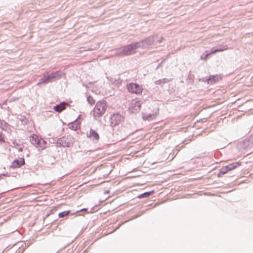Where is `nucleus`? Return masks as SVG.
Wrapping results in <instances>:
<instances>
[{"instance_id":"obj_1","label":"nucleus","mask_w":253,"mask_h":253,"mask_svg":"<svg viewBox=\"0 0 253 253\" xmlns=\"http://www.w3.org/2000/svg\"><path fill=\"white\" fill-rule=\"evenodd\" d=\"M107 108V103L105 100L97 102L93 109L94 116L95 117L102 116L106 112Z\"/></svg>"},{"instance_id":"obj_6","label":"nucleus","mask_w":253,"mask_h":253,"mask_svg":"<svg viewBox=\"0 0 253 253\" xmlns=\"http://www.w3.org/2000/svg\"><path fill=\"white\" fill-rule=\"evenodd\" d=\"M138 44V43H135L124 47L123 53L125 55H130L134 53L135 52V50L139 47Z\"/></svg>"},{"instance_id":"obj_13","label":"nucleus","mask_w":253,"mask_h":253,"mask_svg":"<svg viewBox=\"0 0 253 253\" xmlns=\"http://www.w3.org/2000/svg\"><path fill=\"white\" fill-rule=\"evenodd\" d=\"M89 137L97 140L99 138L98 134L93 129L90 130Z\"/></svg>"},{"instance_id":"obj_3","label":"nucleus","mask_w":253,"mask_h":253,"mask_svg":"<svg viewBox=\"0 0 253 253\" xmlns=\"http://www.w3.org/2000/svg\"><path fill=\"white\" fill-rule=\"evenodd\" d=\"M125 120V117L119 113L113 114L110 119V123L112 126H115L122 124Z\"/></svg>"},{"instance_id":"obj_16","label":"nucleus","mask_w":253,"mask_h":253,"mask_svg":"<svg viewBox=\"0 0 253 253\" xmlns=\"http://www.w3.org/2000/svg\"><path fill=\"white\" fill-rule=\"evenodd\" d=\"M70 211H64L61 212L59 213L58 216L60 218L63 217L65 216L68 215L70 213Z\"/></svg>"},{"instance_id":"obj_19","label":"nucleus","mask_w":253,"mask_h":253,"mask_svg":"<svg viewBox=\"0 0 253 253\" xmlns=\"http://www.w3.org/2000/svg\"><path fill=\"white\" fill-rule=\"evenodd\" d=\"M49 77H48V78H47L46 79V80H45L44 79H42L40 80V81L39 82V83H38V84H42L43 83H46L49 80Z\"/></svg>"},{"instance_id":"obj_7","label":"nucleus","mask_w":253,"mask_h":253,"mask_svg":"<svg viewBox=\"0 0 253 253\" xmlns=\"http://www.w3.org/2000/svg\"><path fill=\"white\" fill-rule=\"evenodd\" d=\"M127 88L129 92L137 94H141L143 90L142 87L136 84H130L127 85Z\"/></svg>"},{"instance_id":"obj_4","label":"nucleus","mask_w":253,"mask_h":253,"mask_svg":"<svg viewBox=\"0 0 253 253\" xmlns=\"http://www.w3.org/2000/svg\"><path fill=\"white\" fill-rule=\"evenodd\" d=\"M140 101L137 99H134L131 100L129 106V111L132 113H136L138 112L141 108Z\"/></svg>"},{"instance_id":"obj_18","label":"nucleus","mask_w":253,"mask_h":253,"mask_svg":"<svg viewBox=\"0 0 253 253\" xmlns=\"http://www.w3.org/2000/svg\"><path fill=\"white\" fill-rule=\"evenodd\" d=\"M87 100L91 104H94L95 103V100L91 97H88Z\"/></svg>"},{"instance_id":"obj_9","label":"nucleus","mask_w":253,"mask_h":253,"mask_svg":"<svg viewBox=\"0 0 253 253\" xmlns=\"http://www.w3.org/2000/svg\"><path fill=\"white\" fill-rule=\"evenodd\" d=\"M241 163L240 162L233 163L229 165L226 166L228 171H231L241 166Z\"/></svg>"},{"instance_id":"obj_5","label":"nucleus","mask_w":253,"mask_h":253,"mask_svg":"<svg viewBox=\"0 0 253 253\" xmlns=\"http://www.w3.org/2000/svg\"><path fill=\"white\" fill-rule=\"evenodd\" d=\"M57 143L63 147H70L73 143V138L71 136H63L58 139Z\"/></svg>"},{"instance_id":"obj_11","label":"nucleus","mask_w":253,"mask_h":253,"mask_svg":"<svg viewBox=\"0 0 253 253\" xmlns=\"http://www.w3.org/2000/svg\"><path fill=\"white\" fill-rule=\"evenodd\" d=\"M157 112H155V113L153 114H147V113H144L143 114V118L144 120H151L154 119H155L157 116Z\"/></svg>"},{"instance_id":"obj_20","label":"nucleus","mask_w":253,"mask_h":253,"mask_svg":"<svg viewBox=\"0 0 253 253\" xmlns=\"http://www.w3.org/2000/svg\"><path fill=\"white\" fill-rule=\"evenodd\" d=\"M214 78H215V77H214H214H213L212 78V79H211V78H210V79H209V82L210 83V82H211V83H212V80H214Z\"/></svg>"},{"instance_id":"obj_21","label":"nucleus","mask_w":253,"mask_h":253,"mask_svg":"<svg viewBox=\"0 0 253 253\" xmlns=\"http://www.w3.org/2000/svg\"><path fill=\"white\" fill-rule=\"evenodd\" d=\"M84 210H85V209H82L81 211H84Z\"/></svg>"},{"instance_id":"obj_14","label":"nucleus","mask_w":253,"mask_h":253,"mask_svg":"<svg viewBox=\"0 0 253 253\" xmlns=\"http://www.w3.org/2000/svg\"><path fill=\"white\" fill-rule=\"evenodd\" d=\"M229 172L227 170L226 166L222 167L219 170V172L217 175L218 177H221L222 175L225 174Z\"/></svg>"},{"instance_id":"obj_10","label":"nucleus","mask_w":253,"mask_h":253,"mask_svg":"<svg viewBox=\"0 0 253 253\" xmlns=\"http://www.w3.org/2000/svg\"><path fill=\"white\" fill-rule=\"evenodd\" d=\"M67 105L66 103H62L59 105L54 107V110L57 112H61L66 108V105Z\"/></svg>"},{"instance_id":"obj_15","label":"nucleus","mask_w":253,"mask_h":253,"mask_svg":"<svg viewBox=\"0 0 253 253\" xmlns=\"http://www.w3.org/2000/svg\"><path fill=\"white\" fill-rule=\"evenodd\" d=\"M154 193V191H151L150 192H145L144 193H143L141 195H140L139 196H138V198H146V197H148L149 196H150L151 195H152Z\"/></svg>"},{"instance_id":"obj_2","label":"nucleus","mask_w":253,"mask_h":253,"mask_svg":"<svg viewBox=\"0 0 253 253\" xmlns=\"http://www.w3.org/2000/svg\"><path fill=\"white\" fill-rule=\"evenodd\" d=\"M31 142L39 150H43L46 148V142L43 139L36 134H33L30 137Z\"/></svg>"},{"instance_id":"obj_8","label":"nucleus","mask_w":253,"mask_h":253,"mask_svg":"<svg viewBox=\"0 0 253 253\" xmlns=\"http://www.w3.org/2000/svg\"><path fill=\"white\" fill-rule=\"evenodd\" d=\"M25 164V161L23 158H19L15 160L11 164V167L13 168H17L20 167Z\"/></svg>"},{"instance_id":"obj_17","label":"nucleus","mask_w":253,"mask_h":253,"mask_svg":"<svg viewBox=\"0 0 253 253\" xmlns=\"http://www.w3.org/2000/svg\"><path fill=\"white\" fill-rule=\"evenodd\" d=\"M5 142V140L4 135L2 132H0V143H3Z\"/></svg>"},{"instance_id":"obj_12","label":"nucleus","mask_w":253,"mask_h":253,"mask_svg":"<svg viewBox=\"0 0 253 253\" xmlns=\"http://www.w3.org/2000/svg\"><path fill=\"white\" fill-rule=\"evenodd\" d=\"M227 49V47L226 45L225 46H224V47L223 48H219L218 49H215L214 50H213L210 53H209V54H207L206 56H205V57L204 58V60H206V59L208 58V57L211 54H214L216 52H220V51H223L225 50H226Z\"/></svg>"}]
</instances>
